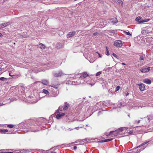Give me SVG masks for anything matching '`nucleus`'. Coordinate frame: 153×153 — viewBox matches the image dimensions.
<instances>
[{"mask_svg": "<svg viewBox=\"0 0 153 153\" xmlns=\"http://www.w3.org/2000/svg\"><path fill=\"white\" fill-rule=\"evenodd\" d=\"M114 45L117 47H120L122 46L123 43L120 40H117L114 42Z\"/></svg>", "mask_w": 153, "mask_h": 153, "instance_id": "obj_1", "label": "nucleus"}, {"mask_svg": "<svg viewBox=\"0 0 153 153\" xmlns=\"http://www.w3.org/2000/svg\"><path fill=\"white\" fill-rule=\"evenodd\" d=\"M119 134V132L118 131V130H117L115 131H111L109 133L108 135H111L113 134L115 136H117Z\"/></svg>", "mask_w": 153, "mask_h": 153, "instance_id": "obj_2", "label": "nucleus"}, {"mask_svg": "<svg viewBox=\"0 0 153 153\" xmlns=\"http://www.w3.org/2000/svg\"><path fill=\"white\" fill-rule=\"evenodd\" d=\"M138 85L139 86V88L140 91H143L145 89V86L144 85L143 83L138 84Z\"/></svg>", "mask_w": 153, "mask_h": 153, "instance_id": "obj_3", "label": "nucleus"}, {"mask_svg": "<svg viewBox=\"0 0 153 153\" xmlns=\"http://www.w3.org/2000/svg\"><path fill=\"white\" fill-rule=\"evenodd\" d=\"M76 31L70 32L68 34H67V38H69L74 36L76 34Z\"/></svg>", "mask_w": 153, "mask_h": 153, "instance_id": "obj_4", "label": "nucleus"}, {"mask_svg": "<svg viewBox=\"0 0 153 153\" xmlns=\"http://www.w3.org/2000/svg\"><path fill=\"white\" fill-rule=\"evenodd\" d=\"M88 74L86 72L83 73L82 75L80 76V78H83L84 79L85 78L88 76Z\"/></svg>", "mask_w": 153, "mask_h": 153, "instance_id": "obj_5", "label": "nucleus"}, {"mask_svg": "<svg viewBox=\"0 0 153 153\" xmlns=\"http://www.w3.org/2000/svg\"><path fill=\"white\" fill-rule=\"evenodd\" d=\"M143 82L144 83L148 84H150L151 83V80L148 79H144L143 80Z\"/></svg>", "mask_w": 153, "mask_h": 153, "instance_id": "obj_6", "label": "nucleus"}, {"mask_svg": "<svg viewBox=\"0 0 153 153\" xmlns=\"http://www.w3.org/2000/svg\"><path fill=\"white\" fill-rule=\"evenodd\" d=\"M63 74L61 71H59L54 74V76L56 77L61 76Z\"/></svg>", "mask_w": 153, "mask_h": 153, "instance_id": "obj_7", "label": "nucleus"}, {"mask_svg": "<svg viewBox=\"0 0 153 153\" xmlns=\"http://www.w3.org/2000/svg\"><path fill=\"white\" fill-rule=\"evenodd\" d=\"M69 107V104L65 102L64 103V106L63 108V110L65 111Z\"/></svg>", "mask_w": 153, "mask_h": 153, "instance_id": "obj_8", "label": "nucleus"}, {"mask_svg": "<svg viewBox=\"0 0 153 153\" xmlns=\"http://www.w3.org/2000/svg\"><path fill=\"white\" fill-rule=\"evenodd\" d=\"M150 67L147 68H141L140 69V71L142 73H145L147 71H149L150 70Z\"/></svg>", "mask_w": 153, "mask_h": 153, "instance_id": "obj_9", "label": "nucleus"}, {"mask_svg": "<svg viewBox=\"0 0 153 153\" xmlns=\"http://www.w3.org/2000/svg\"><path fill=\"white\" fill-rule=\"evenodd\" d=\"M65 114L64 113L58 114L56 116V118L57 119L61 118V117L62 116H64Z\"/></svg>", "mask_w": 153, "mask_h": 153, "instance_id": "obj_10", "label": "nucleus"}, {"mask_svg": "<svg viewBox=\"0 0 153 153\" xmlns=\"http://www.w3.org/2000/svg\"><path fill=\"white\" fill-rule=\"evenodd\" d=\"M10 22H7L6 23H2V27L3 28L9 25H10Z\"/></svg>", "mask_w": 153, "mask_h": 153, "instance_id": "obj_11", "label": "nucleus"}, {"mask_svg": "<svg viewBox=\"0 0 153 153\" xmlns=\"http://www.w3.org/2000/svg\"><path fill=\"white\" fill-rule=\"evenodd\" d=\"M41 82L43 84L45 85H47L49 83V82L47 80L45 79L42 80Z\"/></svg>", "mask_w": 153, "mask_h": 153, "instance_id": "obj_12", "label": "nucleus"}, {"mask_svg": "<svg viewBox=\"0 0 153 153\" xmlns=\"http://www.w3.org/2000/svg\"><path fill=\"white\" fill-rule=\"evenodd\" d=\"M142 19L141 17L140 16H138L136 18L135 20L136 21L138 22H139V23L140 24L141 23L140 22V21H141Z\"/></svg>", "mask_w": 153, "mask_h": 153, "instance_id": "obj_13", "label": "nucleus"}, {"mask_svg": "<svg viewBox=\"0 0 153 153\" xmlns=\"http://www.w3.org/2000/svg\"><path fill=\"white\" fill-rule=\"evenodd\" d=\"M39 47L42 49H44L45 48V45L42 43H40L39 45Z\"/></svg>", "mask_w": 153, "mask_h": 153, "instance_id": "obj_14", "label": "nucleus"}, {"mask_svg": "<svg viewBox=\"0 0 153 153\" xmlns=\"http://www.w3.org/2000/svg\"><path fill=\"white\" fill-rule=\"evenodd\" d=\"M111 22L113 23V24H114L118 22V20L116 18H114L112 19Z\"/></svg>", "mask_w": 153, "mask_h": 153, "instance_id": "obj_15", "label": "nucleus"}, {"mask_svg": "<svg viewBox=\"0 0 153 153\" xmlns=\"http://www.w3.org/2000/svg\"><path fill=\"white\" fill-rule=\"evenodd\" d=\"M149 142H150V141H146V142H143V143H142L140 145H139V146H137V148H140V146H142L146 144V143H149Z\"/></svg>", "mask_w": 153, "mask_h": 153, "instance_id": "obj_16", "label": "nucleus"}, {"mask_svg": "<svg viewBox=\"0 0 153 153\" xmlns=\"http://www.w3.org/2000/svg\"><path fill=\"white\" fill-rule=\"evenodd\" d=\"M117 1L118 2V3L119 5L121 6H123V2L121 0H117Z\"/></svg>", "mask_w": 153, "mask_h": 153, "instance_id": "obj_17", "label": "nucleus"}, {"mask_svg": "<svg viewBox=\"0 0 153 153\" xmlns=\"http://www.w3.org/2000/svg\"><path fill=\"white\" fill-rule=\"evenodd\" d=\"M12 71H13V70L9 71V75L10 76H14V74L12 73L13 72Z\"/></svg>", "mask_w": 153, "mask_h": 153, "instance_id": "obj_18", "label": "nucleus"}, {"mask_svg": "<svg viewBox=\"0 0 153 153\" xmlns=\"http://www.w3.org/2000/svg\"><path fill=\"white\" fill-rule=\"evenodd\" d=\"M42 91L43 93L46 94H48L49 93V92H48V90L45 89H43L42 90Z\"/></svg>", "mask_w": 153, "mask_h": 153, "instance_id": "obj_19", "label": "nucleus"}, {"mask_svg": "<svg viewBox=\"0 0 153 153\" xmlns=\"http://www.w3.org/2000/svg\"><path fill=\"white\" fill-rule=\"evenodd\" d=\"M149 20H150L149 19H144L143 20V19H142L141 20V21H140V23H141L148 22L149 21Z\"/></svg>", "mask_w": 153, "mask_h": 153, "instance_id": "obj_20", "label": "nucleus"}, {"mask_svg": "<svg viewBox=\"0 0 153 153\" xmlns=\"http://www.w3.org/2000/svg\"><path fill=\"white\" fill-rule=\"evenodd\" d=\"M62 108H63V106H59V108L57 110V111H56V112L57 113H59V111H62V110L61 109L60 110V109H62Z\"/></svg>", "mask_w": 153, "mask_h": 153, "instance_id": "obj_21", "label": "nucleus"}, {"mask_svg": "<svg viewBox=\"0 0 153 153\" xmlns=\"http://www.w3.org/2000/svg\"><path fill=\"white\" fill-rule=\"evenodd\" d=\"M1 132L3 133H5L6 132H7L8 131V130L7 129H2L1 130Z\"/></svg>", "mask_w": 153, "mask_h": 153, "instance_id": "obj_22", "label": "nucleus"}, {"mask_svg": "<svg viewBox=\"0 0 153 153\" xmlns=\"http://www.w3.org/2000/svg\"><path fill=\"white\" fill-rule=\"evenodd\" d=\"M79 79L80 80V83L81 84H83L84 82V81H85V80L83 78H79Z\"/></svg>", "mask_w": 153, "mask_h": 153, "instance_id": "obj_23", "label": "nucleus"}, {"mask_svg": "<svg viewBox=\"0 0 153 153\" xmlns=\"http://www.w3.org/2000/svg\"><path fill=\"white\" fill-rule=\"evenodd\" d=\"M106 54L107 55H109V51L108 50V48L107 46H106Z\"/></svg>", "mask_w": 153, "mask_h": 153, "instance_id": "obj_24", "label": "nucleus"}, {"mask_svg": "<svg viewBox=\"0 0 153 153\" xmlns=\"http://www.w3.org/2000/svg\"><path fill=\"white\" fill-rule=\"evenodd\" d=\"M0 80L3 81H4L7 80V79L4 77H1L0 78Z\"/></svg>", "mask_w": 153, "mask_h": 153, "instance_id": "obj_25", "label": "nucleus"}, {"mask_svg": "<svg viewBox=\"0 0 153 153\" xmlns=\"http://www.w3.org/2000/svg\"><path fill=\"white\" fill-rule=\"evenodd\" d=\"M123 128H119L117 130L119 132H122L123 130Z\"/></svg>", "mask_w": 153, "mask_h": 153, "instance_id": "obj_26", "label": "nucleus"}, {"mask_svg": "<svg viewBox=\"0 0 153 153\" xmlns=\"http://www.w3.org/2000/svg\"><path fill=\"white\" fill-rule=\"evenodd\" d=\"M124 32L125 33V34L127 35H128V36L131 35V34L129 32L125 31Z\"/></svg>", "mask_w": 153, "mask_h": 153, "instance_id": "obj_27", "label": "nucleus"}, {"mask_svg": "<svg viewBox=\"0 0 153 153\" xmlns=\"http://www.w3.org/2000/svg\"><path fill=\"white\" fill-rule=\"evenodd\" d=\"M7 126L8 127L12 128H13V127L14 126L12 124H10V125H8Z\"/></svg>", "mask_w": 153, "mask_h": 153, "instance_id": "obj_28", "label": "nucleus"}, {"mask_svg": "<svg viewBox=\"0 0 153 153\" xmlns=\"http://www.w3.org/2000/svg\"><path fill=\"white\" fill-rule=\"evenodd\" d=\"M101 74V72L100 71H99L98 72H97L96 74V76H99L100 74Z\"/></svg>", "mask_w": 153, "mask_h": 153, "instance_id": "obj_29", "label": "nucleus"}, {"mask_svg": "<svg viewBox=\"0 0 153 153\" xmlns=\"http://www.w3.org/2000/svg\"><path fill=\"white\" fill-rule=\"evenodd\" d=\"M52 87H53V88H57V85H54V84L52 85Z\"/></svg>", "mask_w": 153, "mask_h": 153, "instance_id": "obj_30", "label": "nucleus"}, {"mask_svg": "<svg viewBox=\"0 0 153 153\" xmlns=\"http://www.w3.org/2000/svg\"><path fill=\"white\" fill-rule=\"evenodd\" d=\"M143 59H144L143 56H140V60H143Z\"/></svg>", "mask_w": 153, "mask_h": 153, "instance_id": "obj_31", "label": "nucleus"}, {"mask_svg": "<svg viewBox=\"0 0 153 153\" xmlns=\"http://www.w3.org/2000/svg\"><path fill=\"white\" fill-rule=\"evenodd\" d=\"M112 55H113V56H114V57H115L117 58H118V56L117 55H116L114 53H113L112 54Z\"/></svg>", "mask_w": 153, "mask_h": 153, "instance_id": "obj_32", "label": "nucleus"}, {"mask_svg": "<svg viewBox=\"0 0 153 153\" xmlns=\"http://www.w3.org/2000/svg\"><path fill=\"white\" fill-rule=\"evenodd\" d=\"M98 33H94L93 34V35L94 36H97L98 35Z\"/></svg>", "mask_w": 153, "mask_h": 153, "instance_id": "obj_33", "label": "nucleus"}, {"mask_svg": "<svg viewBox=\"0 0 153 153\" xmlns=\"http://www.w3.org/2000/svg\"><path fill=\"white\" fill-rule=\"evenodd\" d=\"M120 87L119 86H117L116 88V91H118L120 88Z\"/></svg>", "mask_w": 153, "mask_h": 153, "instance_id": "obj_34", "label": "nucleus"}, {"mask_svg": "<svg viewBox=\"0 0 153 153\" xmlns=\"http://www.w3.org/2000/svg\"><path fill=\"white\" fill-rule=\"evenodd\" d=\"M113 140V139H112V138L108 139V142L112 140Z\"/></svg>", "mask_w": 153, "mask_h": 153, "instance_id": "obj_35", "label": "nucleus"}, {"mask_svg": "<svg viewBox=\"0 0 153 153\" xmlns=\"http://www.w3.org/2000/svg\"><path fill=\"white\" fill-rule=\"evenodd\" d=\"M99 142H100V143H103V142H104V140H100L99 141Z\"/></svg>", "mask_w": 153, "mask_h": 153, "instance_id": "obj_36", "label": "nucleus"}, {"mask_svg": "<svg viewBox=\"0 0 153 153\" xmlns=\"http://www.w3.org/2000/svg\"><path fill=\"white\" fill-rule=\"evenodd\" d=\"M77 149V147L76 146H74V149L75 150Z\"/></svg>", "mask_w": 153, "mask_h": 153, "instance_id": "obj_37", "label": "nucleus"}, {"mask_svg": "<svg viewBox=\"0 0 153 153\" xmlns=\"http://www.w3.org/2000/svg\"><path fill=\"white\" fill-rule=\"evenodd\" d=\"M3 28V27H2V24H0V28Z\"/></svg>", "mask_w": 153, "mask_h": 153, "instance_id": "obj_38", "label": "nucleus"}, {"mask_svg": "<svg viewBox=\"0 0 153 153\" xmlns=\"http://www.w3.org/2000/svg\"><path fill=\"white\" fill-rule=\"evenodd\" d=\"M132 133H133V131H130L129 132V134H132Z\"/></svg>", "mask_w": 153, "mask_h": 153, "instance_id": "obj_39", "label": "nucleus"}, {"mask_svg": "<svg viewBox=\"0 0 153 153\" xmlns=\"http://www.w3.org/2000/svg\"><path fill=\"white\" fill-rule=\"evenodd\" d=\"M136 122H137V123H140V120H138L137 121L136 120V121H135V123H136Z\"/></svg>", "mask_w": 153, "mask_h": 153, "instance_id": "obj_40", "label": "nucleus"}, {"mask_svg": "<svg viewBox=\"0 0 153 153\" xmlns=\"http://www.w3.org/2000/svg\"><path fill=\"white\" fill-rule=\"evenodd\" d=\"M89 84L91 85V86H92L94 84V83H89Z\"/></svg>", "mask_w": 153, "mask_h": 153, "instance_id": "obj_41", "label": "nucleus"}, {"mask_svg": "<svg viewBox=\"0 0 153 153\" xmlns=\"http://www.w3.org/2000/svg\"><path fill=\"white\" fill-rule=\"evenodd\" d=\"M104 142H108V139L104 140Z\"/></svg>", "mask_w": 153, "mask_h": 153, "instance_id": "obj_42", "label": "nucleus"}, {"mask_svg": "<svg viewBox=\"0 0 153 153\" xmlns=\"http://www.w3.org/2000/svg\"><path fill=\"white\" fill-rule=\"evenodd\" d=\"M122 64L123 65H126L124 63H122Z\"/></svg>", "mask_w": 153, "mask_h": 153, "instance_id": "obj_43", "label": "nucleus"}, {"mask_svg": "<svg viewBox=\"0 0 153 153\" xmlns=\"http://www.w3.org/2000/svg\"><path fill=\"white\" fill-rule=\"evenodd\" d=\"M98 53V55H99V57H101V56L100 55L99 53Z\"/></svg>", "mask_w": 153, "mask_h": 153, "instance_id": "obj_44", "label": "nucleus"}, {"mask_svg": "<svg viewBox=\"0 0 153 153\" xmlns=\"http://www.w3.org/2000/svg\"><path fill=\"white\" fill-rule=\"evenodd\" d=\"M2 36V34L1 33H0V37H1Z\"/></svg>", "mask_w": 153, "mask_h": 153, "instance_id": "obj_45", "label": "nucleus"}, {"mask_svg": "<svg viewBox=\"0 0 153 153\" xmlns=\"http://www.w3.org/2000/svg\"><path fill=\"white\" fill-rule=\"evenodd\" d=\"M129 94L128 93H127L126 94V96H127Z\"/></svg>", "mask_w": 153, "mask_h": 153, "instance_id": "obj_46", "label": "nucleus"}, {"mask_svg": "<svg viewBox=\"0 0 153 153\" xmlns=\"http://www.w3.org/2000/svg\"><path fill=\"white\" fill-rule=\"evenodd\" d=\"M144 149V148H143L141 150H140V151H142V150H143Z\"/></svg>", "mask_w": 153, "mask_h": 153, "instance_id": "obj_47", "label": "nucleus"}, {"mask_svg": "<svg viewBox=\"0 0 153 153\" xmlns=\"http://www.w3.org/2000/svg\"><path fill=\"white\" fill-rule=\"evenodd\" d=\"M7 153H13L12 152H7Z\"/></svg>", "mask_w": 153, "mask_h": 153, "instance_id": "obj_48", "label": "nucleus"}, {"mask_svg": "<svg viewBox=\"0 0 153 153\" xmlns=\"http://www.w3.org/2000/svg\"><path fill=\"white\" fill-rule=\"evenodd\" d=\"M114 1L116 2V1H117V0H114Z\"/></svg>", "mask_w": 153, "mask_h": 153, "instance_id": "obj_49", "label": "nucleus"}, {"mask_svg": "<svg viewBox=\"0 0 153 153\" xmlns=\"http://www.w3.org/2000/svg\"><path fill=\"white\" fill-rule=\"evenodd\" d=\"M145 32L146 33H146H147V31H146V30H145Z\"/></svg>", "mask_w": 153, "mask_h": 153, "instance_id": "obj_50", "label": "nucleus"}, {"mask_svg": "<svg viewBox=\"0 0 153 153\" xmlns=\"http://www.w3.org/2000/svg\"><path fill=\"white\" fill-rule=\"evenodd\" d=\"M78 128V127H76L75 128H76V129H77V128Z\"/></svg>", "mask_w": 153, "mask_h": 153, "instance_id": "obj_51", "label": "nucleus"}, {"mask_svg": "<svg viewBox=\"0 0 153 153\" xmlns=\"http://www.w3.org/2000/svg\"><path fill=\"white\" fill-rule=\"evenodd\" d=\"M2 105H2H1V104H0V106L1 105Z\"/></svg>", "mask_w": 153, "mask_h": 153, "instance_id": "obj_52", "label": "nucleus"}, {"mask_svg": "<svg viewBox=\"0 0 153 153\" xmlns=\"http://www.w3.org/2000/svg\"><path fill=\"white\" fill-rule=\"evenodd\" d=\"M128 116L129 117H130L129 115H128Z\"/></svg>", "mask_w": 153, "mask_h": 153, "instance_id": "obj_53", "label": "nucleus"}, {"mask_svg": "<svg viewBox=\"0 0 153 153\" xmlns=\"http://www.w3.org/2000/svg\"><path fill=\"white\" fill-rule=\"evenodd\" d=\"M0 70H1V68H0Z\"/></svg>", "mask_w": 153, "mask_h": 153, "instance_id": "obj_54", "label": "nucleus"}, {"mask_svg": "<svg viewBox=\"0 0 153 153\" xmlns=\"http://www.w3.org/2000/svg\"><path fill=\"white\" fill-rule=\"evenodd\" d=\"M127 153H131L130 152Z\"/></svg>", "mask_w": 153, "mask_h": 153, "instance_id": "obj_55", "label": "nucleus"}]
</instances>
